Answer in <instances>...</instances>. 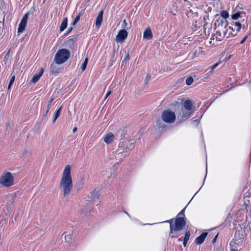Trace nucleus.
Masks as SVG:
<instances>
[{
	"instance_id": "f257e3e1",
	"label": "nucleus",
	"mask_w": 251,
	"mask_h": 251,
	"mask_svg": "<svg viewBox=\"0 0 251 251\" xmlns=\"http://www.w3.org/2000/svg\"><path fill=\"white\" fill-rule=\"evenodd\" d=\"M71 166L67 165L63 172L60 186L62 189L63 197H68L73 188V182L71 175Z\"/></svg>"
},
{
	"instance_id": "f03ea898",
	"label": "nucleus",
	"mask_w": 251,
	"mask_h": 251,
	"mask_svg": "<svg viewBox=\"0 0 251 251\" xmlns=\"http://www.w3.org/2000/svg\"><path fill=\"white\" fill-rule=\"evenodd\" d=\"M134 148V144L129 141H123L120 143L119 148L115 151V157L120 158L122 159L125 158L126 155L123 154V152H127L128 151L132 150Z\"/></svg>"
},
{
	"instance_id": "7ed1b4c3",
	"label": "nucleus",
	"mask_w": 251,
	"mask_h": 251,
	"mask_svg": "<svg viewBox=\"0 0 251 251\" xmlns=\"http://www.w3.org/2000/svg\"><path fill=\"white\" fill-rule=\"evenodd\" d=\"M70 56V51L66 49L59 50L56 53L54 61L57 64H61L66 62Z\"/></svg>"
},
{
	"instance_id": "20e7f679",
	"label": "nucleus",
	"mask_w": 251,
	"mask_h": 251,
	"mask_svg": "<svg viewBox=\"0 0 251 251\" xmlns=\"http://www.w3.org/2000/svg\"><path fill=\"white\" fill-rule=\"evenodd\" d=\"M186 222L183 217H177L175 220V224L171 223L170 226V234L169 236L174 232L180 231L185 226Z\"/></svg>"
},
{
	"instance_id": "39448f33",
	"label": "nucleus",
	"mask_w": 251,
	"mask_h": 251,
	"mask_svg": "<svg viewBox=\"0 0 251 251\" xmlns=\"http://www.w3.org/2000/svg\"><path fill=\"white\" fill-rule=\"evenodd\" d=\"M14 178L10 172L3 174L0 178V184L6 187L12 186Z\"/></svg>"
},
{
	"instance_id": "423d86ee",
	"label": "nucleus",
	"mask_w": 251,
	"mask_h": 251,
	"mask_svg": "<svg viewBox=\"0 0 251 251\" xmlns=\"http://www.w3.org/2000/svg\"><path fill=\"white\" fill-rule=\"evenodd\" d=\"M161 118L164 122L171 124L175 122L176 115L172 111H163Z\"/></svg>"
},
{
	"instance_id": "0eeeda50",
	"label": "nucleus",
	"mask_w": 251,
	"mask_h": 251,
	"mask_svg": "<svg viewBox=\"0 0 251 251\" xmlns=\"http://www.w3.org/2000/svg\"><path fill=\"white\" fill-rule=\"evenodd\" d=\"M242 25L239 21L233 22L231 24V26H229L228 28L231 31L228 33V36H231L234 37L236 36L238 33L240 31Z\"/></svg>"
},
{
	"instance_id": "6e6552de",
	"label": "nucleus",
	"mask_w": 251,
	"mask_h": 251,
	"mask_svg": "<svg viewBox=\"0 0 251 251\" xmlns=\"http://www.w3.org/2000/svg\"><path fill=\"white\" fill-rule=\"evenodd\" d=\"M30 12H28L25 14L22 19L18 28V33L20 34L22 33L25 29L26 25L27 20L29 15Z\"/></svg>"
},
{
	"instance_id": "1a4fd4ad",
	"label": "nucleus",
	"mask_w": 251,
	"mask_h": 251,
	"mask_svg": "<svg viewBox=\"0 0 251 251\" xmlns=\"http://www.w3.org/2000/svg\"><path fill=\"white\" fill-rule=\"evenodd\" d=\"M128 33L125 29L120 30L116 37V41L117 43L121 44L125 42V39L127 38Z\"/></svg>"
},
{
	"instance_id": "9d476101",
	"label": "nucleus",
	"mask_w": 251,
	"mask_h": 251,
	"mask_svg": "<svg viewBox=\"0 0 251 251\" xmlns=\"http://www.w3.org/2000/svg\"><path fill=\"white\" fill-rule=\"evenodd\" d=\"M216 16H218L219 17L216 20V22L214 24L215 26H216V28H226L228 25L227 21H226V20L224 19L223 18H221V17H219L218 15H217Z\"/></svg>"
},
{
	"instance_id": "9b49d317",
	"label": "nucleus",
	"mask_w": 251,
	"mask_h": 251,
	"mask_svg": "<svg viewBox=\"0 0 251 251\" xmlns=\"http://www.w3.org/2000/svg\"><path fill=\"white\" fill-rule=\"evenodd\" d=\"M152 33L151 28H147L143 32V39L145 40H149L152 39Z\"/></svg>"
},
{
	"instance_id": "f8f14e48",
	"label": "nucleus",
	"mask_w": 251,
	"mask_h": 251,
	"mask_svg": "<svg viewBox=\"0 0 251 251\" xmlns=\"http://www.w3.org/2000/svg\"><path fill=\"white\" fill-rule=\"evenodd\" d=\"M156 126L160 132H163L166 129V126L160 118L156 120Z\"/></svg>"
},
{
	"instance_id": "ddd939ff",
	"label": "nucleus",
	"mask_w": 251,
	"mask_h": 251,
	"mask_svg": "<svg viewBox=\"0 0 251 251\" xmlns=\"http://www.w3.org/2000/svg\"><path fill=\"white\" fill-rule=\"evenodd\" d=\"M100 190L99 189H95L91 194V200H88V201H93L94 203H95L96 200L99 199V197L100 196Z\"/></svg>"
},
{
	"instance_id": "4468645a",
	"label": "nucleus",
	"mask_w": 251,
	"mask_h": 251,
	"mask_svg": "<svg viewBox=\"0 0 251 251\" xmlns=\"http://www.w3.org/2000/svg\"><path fill=\"white\" fill-rule=\"evenodd\" d=\"M103 10H101L98 15L97 16L96 20V27L97 28H99L101 25V23L103 20Z\"/></svg>"
},
{
	"instance_id": "2eb2a0df",
	"label": "nucleus",
	"mask_w": 251,
	"mask_h": 251,
	"mask_svg": "<svg viewBox=\"0 0 251 251\" xmlns=\"http://www.w3.org/2000/svg\"><path fill=\"white\" fill-rule=\"evenodd\" d=\"M207 235V233L203 232L195 240V243L197 245L201 244L204 241Z\"/></svg>"
},
{
	"instance_id": "dca6fc26",
	"label": "nucleus",
	"mask_w": 251,
	"mask_h": 251,
	"mask_svg": "<svg viewBox=\"0 0 251 251\" xmlns=\"http://www.w3.org/2000/svg\"><path fill=\"white\" fill-rule=\"evenodd\" d=\"M43 72H44V69L42 67L40 68L39 73L38 74H35L33 75L32 79L31 80V82H32L33 83H35L37 82L39 80L40 78L41 77V76L43 75Z\"/></svg>"
},
{
	"instance_id": "f3484780",
	"label": "nucleus",
	"mask_w": 251,
	"mask_h": 251,
	"mask_svg": "<svg viewBox=\"0 0 251 251\" xmlns=\"http://www.w3.org/2000/svg\"><path fill=\"white\" fill-rule=\"evenodd\" d=\"M114 137V135L112 133L109 132L103 137V141L105 143L109 144L113 142Z\"/></svg>"
},
{
	"instance_id": "a211bd4d",
	"label": "nucleus",
	"mask_w": 251,
	"mask_h": 251,
	"mask_svg": "<svg viewBox=\"0 0 251 251\" xmlns=\"http://www.w3.org/2000/svg\"><path fill=\"white\" fill-rule=\"evenodd\" d=\"M195 102L191 100H187L184 101L183 107L185 110H192Z\"/></svg>"
},
{
	"instance_id": "6ab92c4d",
	"label": "nucleus",
	"mask_w": 251,
	"mask_h": 251,
	"mask_svg": "<svg viewBox=\"0 0 251 251\" xmlns=\"http://www.w3.org/2000/svg\"><path fill=\"white\" fill-rule=\"evenodd\" d=\"M65 44L66 46L69 48L70 49H73L75 46V41L73 38H70L66 40L65 42Z\"/></svg>"
},
{
	"instance_id": "aec40b11",
	"label": "nucleus",
	"mask_w": 251,
	"mask_h": 251,
	"mask_svg": "<svg viewBox=\"0 0 251 251\" xmlns=\"http://www.w3.org/2000/svg\"><path fill=\"white\" fill-rule=\"evenodd\" d=\"M68 25V18L67 17L64 18L62 23L60 26V32L63 31L67 26Z\"/></svg>"
},
{
	"instance_id": "412c9836",
	"label": "nucleus",
	"mask_w": 251,
	"mask_h": 251,
	"mask_svg": "<svg viewBox=\"0 0 251 251\" xmlns=\"http://www.w3.org/2000/svg\"><path fill=\"white\" fill-rule=\"evenodd\" d=\"M182 112L183 119L189 118L194 113V111H181Z\"/></svg>"
},
{
	"instance_id": "4be33fe9",
	"label": "nucleus",
	"mask_w": 251,
	"mask_h": 251,
	"mask_svg": "<svg viewBox=\"0 0 251 251\" xmlns=\"http://www.w3.org/2000/svg\"><path fill=\"white\" fill-rule=\"evenodd\" d=\"M190 235H191V234H190V232L189 231H188L187 232H186V233L185 234V237L183 239V245L184 247L186 246V245L187 244L188 241L189 239Z\"/></svg>"
},
{
	"instance_id": "5701e85b",
	"label": "nucleus",
	"mask_w": 251,
	"mask_h": 251,
	"mask_svg": "<svg viewBox=\"0 0 251 251\" xmlns=\"http://www.w3.org/2000/svg\"><path fill=\"white\" fill-rule=\"evenodd\" d=\"M242 14L241 12H237L235 13H234L232 14L231 18L233 20H237L239 17H241V14Z\"/></svg>"
},
{
	"instance_id": "b1692460",
	"label": "nucleus",
	"mask_w": 251,
	"mask_h": 251,
	"mask_svg": "<svg viewBox=\"0 0 251 251\" xmlns=\"http://www.w3.org/2000/svg\"><path fill=\"white\" fill-rule=\"evenodd\" d=\"M82 13L81 12H79L78 15L75 18V19H74L72 25L73 26H74L75 25L76 23L79 21V19H80V17L81 16H82Z\"/></svg>"
},
{
	"instance_id": "393cba45",
	"label": "nucleus",
	"mask_w": 251,
	"mask_h": 251,
	"mask_svg": "<svg viewBox=\"0 0 251 251\" xmlns=\"http://www.w3.org/2000/svg\"><path fill=\"white\" fill-rule=\"evenodd\" d=\"M180 102L175 101L172 105H174L176 108H178L181 105V103L184 100V99L182 98L180 99Z\"/></svg>"
},
{
	"instance_id": "a878e982",
	"label": "nucleus",
	"mask_w": 251,
	"mask_h": 251,
	"mask_svg": "<svg viewBox=\"0 0 251 251\" xmlns=\"http://www.w3.org/2000/svg\"><path fill=\"white\" fill-rule=\"evenodd\" d=\"M216 35H217L216 37V40L218 41H221L224 38L222 33L219 31H216Z\"/></svg>"
},
{
	"instance_id": "bb28decb",
	"label": "nucleus",
	"mask_w": 251,
	"mask_h": 251,
	"mask_svg": "<svg viewBox=\"0 0 251 251\" xmlns=\"http://www.w3.org/2000/svg\"><path fill=\"white\" fill-rule=\"evenodd\" d=\"M221 15L222 16L221 18H223L225 20H226V19L228 18L229 16L228 12L226 10L222 11L221 13Z\"/></svg>"
},
{
	"instance_id": "cd10ccee",
	"label": "nucleus",
	"mask_w": 251,
	"mask_h": 251,
	"mask_svg": "<svg viewBox=\"0 0 251 251\" xmlns=\"http://www.w3.org/2000/svg\"><path fill=\"white\" fill-rule=\"evenodd\" d=\"M88 62V58H86L85 59L84 62L83 63V64H82V65L81 66V69L82 71H85V70L86 69Z\"/></svg>"
},
{
	"instance_id": "c85d7f7f",
	"label": "nucleus",
	"mask_w": 251,
	"mask_h": 251,
	"mask_svg": "<svg viewBox=\"0 0 251 251\" xmlns=\"http://www.w3.org/2000/svg\"><path fill=\"white\" fill-rule=\"evenodd\" d=\"M194 81L193 78L192 76H189L186 79V84L187 85H190L192 84Z\"/></svg>"
},
{
	"instance_id": "c756f323",
	"label": "nucleus",
	"mask_w": 251,
	"mask_h": 251,
	"mask_svg": "<svg viewBox=\"0 0 251 251\" xmlns=\"http://www.w3.org/2000/svg\"><path fill=\"white\" fill-rule=\"evenodd\" d=\"M61 111H56L53 117V123H54L56 120L59 117L60 115Z\"/></svg>"
},
{
	"instance_id": "7c9ffc66",
	"label": "nucleus",
	"mask_w": 251,
	"mask_h": 251,
	"mask_svg": "<svg viewBox=\"0 0 251 251\" xmlns=\"http://www.w3.org/2000/svg\"><path fill=\"white\" fill-rule=\"evenodd\" d=\"M15 75H13L10 79L9 82V84H8V89H10L11 86L12 85L13 82H14L15 81Z\"/></svg>"
},
{
	"instance_id": "2f4dec72",
	"label": "nucleus",
	"mask_w": 251,
	"mask_h": 251,
	"mask_svg": "<svg viewBox=\"0 0 251 251\" xmlns=\"http://www.w3.org/2000/svg\"><path fill=\"white\" fill-rule=\"evenodd\" d=\"M130 59V57H129V51H127V52L126 53L125 56V58L124 59H123L122 62H126V61L127 60H129Z\"/></svg>"
},
{
	"instance_id": "473e14b6",
	"label": "nucleus",
	"mask_w": 251,
	"mask_h": 251,
	"mask_svg": "<svg viewBox=\"0 0 251 251\" xmlns=\"http://www.w3.org/2000/svg\"><path fill=\"white\" fill-rule=\"evenodd\" d=\"M219 64L220 63L218 62L215 64L214 65H213L211 67L210 70L209 71V73H212L213 71V70L219 65Z\"/></svg>"
},
{
	"instance_id": "72a5a7b5",
	"label": "nucleus",
	"mask_w": 251,
	"mask_h": 251,
	"mask_svg": "<svg viewBox=\"0 0 251 251\" xmlns=\"http://www.w3.org/2000/svg\"><path fill=\"white\" fill-rule=\"evenodd\" d=\"M203 21L205 23L204 25V26H205L207 24L206 21L209 20V16L208 15H204L203 17Z\"/></svg>"
},
{
	"instance_id": "f704fd0d",
	"label": "nucleus",
	"mask_w": 251,
	"mask_h": 251,
	"mask_svg": "<svg viewBox=\"0 0 251 251\" xmlns=\"http://www.w3.org/2000/svg\"><path fill=\"white\" fill-rule=\"evenodd\" d=\"M151 78V75L150 74H148L146 76V79L145 80V84H147L149 81L150 80Z\"/></svg>"
},
{
	"instance_id": "c9c22d12",
	"label": "nucleus",
	"mask_w": 251,
	"mask_h": 251,
	"mask_svg": "<svg viewBox=\"0 0 251 251\" xmlns=\"http://www.w3.org/2000/svg\"><path fill=\"white\" fill-rule=\"evenodd\" d=\"M53 100V99H51L49 101V103L47 106V110H49L51 108V103L52 102Z\"/></svg>"
},
{
	"instance_id": "e433bc0d",
	"label": "nucleus",
	"mask_w": 251,
	"mask_h": 251,
	"mask_svg": "<svg viewBox=\"0 0 251 251\" xmlns=\"http://www.w3.org/2000/svg\"><path fill=\"white\" fill-rule=\"evenodd\" d=\"M127 25V24L126 20H124L123 22V24H122V27L123 28V29H125L126 28Z\"/></svg>"
},
{
	"instance_id": "4c0bfd02",
	"label": "nucleus",
	"mask_w": 251,
	"mask_h": 251,
	"mask_svg": "<svg viewBox=\"0 0 251 251\" xmlns=\"http://www.w3.org/2000/svg\"><path fill=\"white\" fill-rule=\"evenodd\" d=\"M184 211H185V208L182 209L178 214H177V217H178L179 215H182L183 216H184Z\"/></svg>"
},
{
	"instance_id": "58836bf2",
	"label": "nucleus",
	"mask_w": 251,
	"mask_h": 251,
	"mask_svg": "<svg viewBox=\"0 0 251 251\" xmlns=\"http://www.w3.org/2000/svg\"><path fill=\"white\" fill-rule=\"evenodd\" d=\"M193 14V11L192 10H190L189 12L187 14V16L188 18L191 17L192 15Z\"/></svg>"
},
{
	"instance_id": "ea45409f",
	"label": "nucleus",
	"mask_w": 251,
	"mask_h": 251,
	"mask_svg": "<svg viewBox=\"0 0 251 251\" xmlns=\"http://www.w3.org/2000/svg\"><path fill=\"white\" fill-rule=\"evenodd\" d=\"M122 130V133L121 134V136H124V134H125V133H124V126H122V127H120L119 129H118V131H120V130Z\"/></svg>"
},
{
	"instance_id": "a19ab883",
	"label": "nucleus",
	"mask_w": 251,
	"mask_h": 251,
	"mask_svg": "<svg viewBox=\"0 0 251 251\" xmlns=\"http://www.w3.org/2000/svg\"><path fill=\"white\" fill-rule=\"evenodd\" d=\"M73 29V27H69V28H68V30H67V32L66 34H69V33H70V32L72 31Z\"/></svg>"
},
{
	"instance_id": "79ce46f5",
	"label": "nucleus",
	"mask_w": 251,
	"mask_h": 251,
	"mask_svg": "<svg viewBox=\"0 0 251 251\" xmlns=\"http://www.w3.org/2000/svg\"><path fill=\"white\" fill-rule=\"evenodd\" d=\"M248 38V36H246L245 37H244V38L240 42V44H243L245 41L247 40Z\"/></svg>"
},
{
	"instance_id": "37998d69",
	"label": "nucleus",
	"mask_w": 251,
	"mask_h": 251,
	"mask_svg": "<svg viewBox=\"0 0 251 251\" xmlns=\"http://www.w3.org/2000/svg\"><path fill=\"white\" fill-rule=\"evenodd\" d=\"M111 91H109L108 92H107L105 96V99H107V98L111 94Z\"/></svg>"
},
{
	"instance_id": "c03bdc74",
	"label": "nucleus",
	"mask_w": 251,
	"mask_h": 251,
	"mask_svg": "<svg viewBox=\"0 0 251 251\" xmlns=\"http://www.w3.org/2000/svg\"><path fill=\"white\" fill-rule=\"evenodd\" d=\"M218 234L214 238V239L212 240V243L214 244L217 240Z\"/></svg>"
},
{
	"instance_id": "a18cd8bd",
	"label": "nucleus",
	"mask_w": 251,
	"mask_h": 251,
	"mask_svg": "<svg viewBox=\"0 0 251 251\" xmlns=\"http://www.w3.org/2000/svg\"><path fill=\"white\" fill-rule=\"evenodd\" d=\"M172 221H173V219L169 220H167L165 222L169 223L170 224V226L171 225V223L173 224L172 223Z\"/></svg>"
},
{
	"instance_id": "49530a36",
	"label": "nucleus",
	"mask_w": 251,
	"mask_h": 251,
	"mask_svg": "<svg viewBox=\"0 0 251 251\" xmlns=\"http://www.w3.org/2000/svg\"><path fill=\"white\" fill-rule=\"evenodd\" d=\"M62 108V105H59L57 107H56V110H60L61 109V108Z\"/></svg>"
},
{
	"instance_id": "de8ad7c7",
	"label": "nucleus",
	"mask_w": 251,
	"mask_h": 251,
	"mask_svg": "<svg viewBox=\"0 0 251 251\" xmlns=\"http://www.w3.org/2000/svg\"><path fill=\"white\" fill-rule=\"evenodd\" d=\"M77 127H75L73 130V132L74 133L76 131H77Z\"/></svg>"
},
{
	"instance_id": "09e8293b",
	"label": "nucleus",
	"mask_w": 251,
	"mask_h": 251,
	"mask_svg": "<svg viewBox=\"0 0 251 251\" xmlns=\"http://www.w3.org/2000/svg\"><path fill=\"white\" fill-rule=\"evenodd\" d=\"M82 212H83V213H85L86 215H87V212H86L85 211V208H83V209H82Z\"/></svg>"
},
{
	"instance_id": "8fccbe9b",
	"label": "nucleus",
	"mask_w": 251,
	"mask_h": 251,
	"mask_svg": "<svg viewBox=\"0 0 251 251\" xmlns=\"http://www.w3.org/2000/svg\"><path fill=\"white\" fill-rule=\"evenodd\" d=\"M70 239V235H66L65 236V240L67 241V239Z\"/></svg>"
},
{
	"instance_id": "3c124183",
	"label": "nucleus",
	"mask_w": 251,
	"mask_h": 251,
	"mask_svg": "<svg viewBox=\"0 0 251 251\" xmlns=\"http://www.w3.org/2000/svg\"><path fill=\"white\" fill-rule=\"evenodd\" d=\"M10 126V123L9 122H7L6 123V126H7V128Z\"/></svg>"
},
{
	"instance_id": "603ef678",
	"label": "nucleus",
	"mask_w": 251,
	"mask_h": 251,
	"mask_svg": "<svg viewBox=\"0 0 251 251\" xmlns=\"http://www.w3.org/2000/svg\"><path fill=\"white\" fill-rule=\"evenodd\" d=\"M226 31H224V35H223L224 36V37L226 36Z\"/></svg>"
},
{
	"instance_id": "864d4df0",
	"label": "nucleus",
	"mask_w": 251,
	"mask_h": 251,
	"mask_svg": "<svg viewBox=\"0 0 251 251\" xmlns=\"http://www.w3.org/2000/svg\"><path fill=\"white\" fill-rule=\"evenodd\" d=\"M26 152H27V151L25 150V151H24L23 152V154H25Z\"/></svg>"
},
{
	"instance_id": "5fc2aeb1",
	"label": "nucleus",
	"mask_w": 251,
	"mask_h": 251,
	"mask_svg": "<svg viewBox=\"0 0 251 251\" xmlns=\"http://www.w3.org/2000/svg\"><path fill=\"white\" fill-rule=\"evenodd\" d=\"M51 72H52V73H56V72L54 71L53 70H51Z\"/></svg>"
},
{
	"instance_id": "6e6d98bb",
	"label": "nucleus",
	"mask_w": 251,
	"mask_h": 251,
	"mask_svg": "<svg viewBox=\"0 0 251 251\" xmlns=\"http://www.w3.org/2000/svg\"><path fill=\"white\" fill-rule=\"evenodd\" d=\"M178 240V241H181V238H179Z\"/></svg>"
},
{
	"instance_id": "4d7b16f0",
	"label": "nucleus",
	"mask_w": 251,
	"mask_h": 251,
	"mask_svg": "<svg viewBox=\"0 0 251 251\" xmlns=\"http://www.w3.org/2000/svg\"><path fill=\"white\" fill-rule=\"evenodd\" d=\"M125 213H126V214L128 216H129V214H128V213H127V212H125Z\"/></svg>"
},
{
	"instance_id": "13d9d810",
	"label": "nucleus",
	"mask_w": 251,
	"mask_h": 251,
	"mask_svg": "<svg viewBox=\"0 0 251 251\" xmlns=\"http://www.w3.org/2000/svg\"><path fill=\"white\" fill-rule=\"evenodd\" d=\"M33 11H34L35 10V8H34V7L33 8ZM33 12H32V13H33Z\"/></svg>"
},
{
	"instance_id": "bf43d9fd",
	"label": "nucleus",
	"mask_w": 251,
	"mask_h": 251,
	"mask_svg": "<svg viewBox=\"0 0 251 251\" xmlns=\"http://www.w3.org/2000/svg\"><path fill=\"white\" fill-rule=\"evenodd\" d=\"M231 57V55H229L228 57V58H230Z\"/></svg>"
},
{
	"instance_id": "052dcab7",
	"label": "nucleus",
	"mask_w": 251,
	"mask_h": 251,
	"mask_svg": "<svg viewBox=\"0 0 251 251\" xmlns=\"http://www.w3.org/2000/svg\"><path fill=\"white\" fill-rule=\"evenodd\" d=\"M195 14H196V16H198V14L197 13H195Z\"/></svg>"
},
{
	"instance_id": "680f3d73",
	"label": "nucleus",
	"mask_w": 251,
	"mask_h": 251,
	"mask_svg": "<svg viewBox=\"0 0 251 251\" xmlns=\"http://www.w3.org/2000/svg\"><path fill=\"white\" fill-rule=\"evenodd\" d=\"M174 237H175L174 236H173V235L171 236V238H174Z\"/></svg>"
},
{
	"instance_id": "e2e57ef3",
	"label": "nucleus",
	"mask_w": 251,
	"mask_h": 251,
	"mask_svg": "<svg viewBox=\"0 0 251 251\" xmlns=\"http://www.w3.org/2000/svg\"><path fill=\"white\" fill-rule=\"evenodd\" d=\"M184 1H187V0H184Z\"/></svg>"
}]
</instances>
